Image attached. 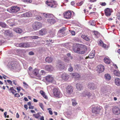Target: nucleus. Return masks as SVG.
<instances>
[{
	"label": "nucleus",
	"instance_id": "obj_1",
	"mask_svg": "<svg viewBox=\"0 0 120 120\" xmlns=\"http://www.w3.org/2000/svg\"><path fill=\"white\" fill-rule=\"evenodd\" d=\"M7 66L11 70L15 71H18L20 67L19 65L13 61L9 62L7 65Z\"/></svg>",
	"mask_w": 120,
	"mask_h": 120
},
{
	"label": "nucleus",
	"instance_id": "obj_2",
	"mask_svg": "<svg viewBox=\"0 0 120 120\" xmlns=\"http://www.w3.org/2000/svg\"><path fill=\"white\" fill-rule=\"evenodd\" d=\"M84 47L83 48H78V46L77 44H75L73 45V49L76 53L83 54L85 52V50L86 49V46H84Z\"/></svg>",
	"mask_w": 120,
	"mask_h": 120
},
{
	"label": "nucleus",
	"instance_id": "obj_3",
	"mask_svg": "<svg viewBox=\"0 0 120 120\" xmlns=\"http://www.w3.org/2000/svg\"><path fill=\"white\" fill-rule=\"evenodd\" d=\"M33 12H34V13L35 12V13H34V14L35 16L37 15V14H38V12L35 10L34 11H30L23 14H22V16L23 17H30L32 16V13Z\"/></svg>",
	"mask_w": 120,
	"mask_h": 120
},
{
	"label": "nucleus",
	"instance_id": "obj_4",
	"mask_svg": "<svg viewBox=\"0 0 120 120\" xmlns=\"http://www.w3.org/2000/svg\"><path fill=\"white\" fill-rule=\"evenodd\" d=\"M53 94L56 97L58 98H61L62 95L58 88H55L53 89Z\"/></svg>",
	"mask_w": 120,
	"mask_h": 120
},
{
	"label": "nucleus",
	"instance_id": "obj_5",
	"mask_svg": "<svg viewBox=\"0 0 120 120\" xmlns=\"http://www.w3.org/2000/svg\"><path fill=\"white\" fill-rule=\"evenodd\" d=\"M42 27L41 24L38 22L34 23L32 25V28L35 30H37Z\"/></svg>",
	"mask_w": 120,
	"mask_h": 120
},
{
	"label": "nucleus",
	"instance_id": "obj_6",
	"mask_svg": "<svg viewBox=\"0 0 120 120\" xmlns=\"http://www.w3.org/2000/svg\"><path fill=\"white\" fill-rule=\"evenodd\" d=\"M20 8L17 6H14L11 7L9 10L10 12L15 14L19 11Z\"/></svg>",
	"mask_w": 120,
	"mask_h": 120
},
{
	"label": "nucleus",
	"instance_id": "obj_7",
	"mask_svg": "<svg viewBox=\"0 0 120 120\" xmlns=\"http://www.w3.org/2000/svg\"><path fill=\"white\" fill-rule=\"evenodd\" d=\"M17 55L22 57H25L26 51L24 50L18 49L16 50Z\"/></svg>",
	"mask_w": 120,
	"mask_h": 120
},
{
	"label": "nucleus",
	"instance_id": "obj_8",
	"mask_svg": "<svg viewBox=\"0 0 120 120\" xmlns=\"http://www.w3.org/2000/svg\"><path fill=\"white\" fill-rule=\"evenodd\" d=\"M112 111L113 113L116 115H118L120 114V109L117 107H113L112 109Z\"/></svg>",
	"mask_w": 120,
	"mask_h": 120
},
{
	"label": "nucleus",
	"instance_id": "obj_9",
	"mask_svg": "<svg viewBox=\"0 0 120 120\" xmlns=\"http://www.w3.org/2000/svg\"><path fill=\"white\" fill-rule=\"evenodd\" d=\"M66 91L68 95L71 94L73 91V88L72 86L68 85L66 88Z\"/></svg>",
	"mask_w": 120,
	"mask_h": 120
},
{
	"label": "nucleus",
	"instance_id": "obj_10",
	"mask_svg": "<svg viewBox=\"0 0 120 120\" xmlns=\"http://www.w3.org/2000/svg\"><path fill=\"white\" fill-rule=\"evenodd\" d=\"M39 70L35 68L31 72L32 75L36 76L39 77V79H41V75L39 74Z\"/></svg>",
	"mask_w": 120,
	"mask_h": 120
},
{
	"label": "nucleus",
	"instance_id": "obj_11",
	"mask_svg": "<svg viewBox=\"0 0 120 120\" xmlns=\"http://www.w3.org/2000/svg\"><path fill=\"white\" fill-rule=\"evenodd\" d=\"M28 42L22 43L17 44V46L21 48H28L29 46Z\"/></svg>",
	"mask_w": 120,
	"mask_h": 120
},
{
	"label": "nucleus",
	"instance_id": "obj_12",
	"mask_svg": "<svg viewBox=\"0 0 120 120\" xmlns=\"http://www.w3.org/2000/svg\"><path fill=\"white\" fill-rule=\"evenodd\" d=\"M105 15L107 16H110L111 13L113 12V10L112 8H107L104 10Z\"/></svg>",
	"mask_w": 120,
	"mask_h": 120
},
{
	"label": "nucleus",
	"instance_id": "obj_13",
	"mask_svg": "<svg viewBox=\"0 0 120 120\" xmlns=\"http://www.w3.org/2000/svg\"><path fill=\"white\" fill-rule=\"evenodd\" d=\"M72 13L71 12L68 11L65 12L64 14V18L67 19H70L71 18Z\"/></svg>",
	"mask_w": 120,
	"mask_h": 120
},
{
	"label": "nucleus",
	"instance_id": "obj_14",
	"mask_svg": "<svg viewBox=\"0 0 120 120\" xmlns=\"http://www.w3.org/2000/svg\"><path fill=\"white\" fill-rule=\"evenodd\" d=\"M100 109L98 107H95L92 108V112L96 114H98L100 112Z\"/></svg>",
	"mask_w": 120,
	"mask_h": 120
},
{
	"label": "nucleus",
	"instance_id": "obj_15",
	"mask_svg": "<svg viewBox=\"0 0 120 120\" xmlns=\"http://www.w3.org/2000/svg\"><path fill=\"white\" fill-rule=\"evenodd\" d=\"M97 68V71L99 73H101L103 72L105 69L104 66L101 65H98Z\"/></svg>",
	"mask_w": 120,
	"mask_h": 120
},
{
	"label": "nucleus",
	"instance_id": "obj_16",
	"mask_svg": "<svg viewBox=\"0 0 120 120\" xmlns=\"http://www.w3.org/2000/svg\"><path fill=\"white\" fill-rule=\"evenodd\" d=\"M46 80L48 82H51L53 81L54 79L52 76L51 75H48L45 77Z\"/></svg>",
	"mask_w": 120,
	"mask_h": 120
},
{
	"label": "nucleus",
	"instance_id": "obj_17",
	"mask_svg": "<svg viewBox=\"0 0 120 120\" xmlns=\"http://www.w3.org/2000/svg\"><path fill=\"white\" fill-rule=\"evenodd\" d=\"M61 76L62 79L65 80H67L69 78L68 75L66 73L62 74Z\"/></svg>",
	"mask_w": 120,
	"mask_h": 120
},
{
	"label": "nucleus",
	"instance_id": "obj_18",
	"mask_svg": "<svg viewBox=\"0 0 120 120\" xmlns=\"http://www.w3.org/2000/svg\"><path fill=\"white\" fill-rule=\"evenodd\" d=\"M88 86V88L91 90H94L96 88V87L95 86L94 84L91 83H89Z\"/></svg>",
	"mask_w": 120,
	"mask_h": 120
},
{
	"label": "nucleus",
	"instance_id": "obj_19",
	"mask_svg": "<svg viewBox=\"0 0 120 120\" xmlns=\"http://www.w3.org/2000/svg\"><path fill=\"white\" fill-rule=\"evenodd\" d=\"M64 65L61 62L58 63L56 65L57 68L60 69H63L64 67Z\"/></svg>",
	"mask_w": 120,
	"mask_h": 120
},
{
	"label": "nucleus",
	"instance_id": "obj_20",
	"mask_svg": "<svg viewBox=\"0 0 120 120\" xmlns=\"http://www.w3.org/2000/svg\"><path fill=\"white\" fill-rule=\"evenodd\" d=\"M45 69L47 71H52L53 70L54 68L51 65H46Z\"/></svg>",
	"mask_w": 120,
	"mask_h": 120
},
{
	"label": "nucleus",
	"instance_id": "obj_21",
	"mask_svg": "<svg viewBox=\"0 0 120 120\" xmlns=\"http://www.w3.org/2000/svg\"><path fill=\"white\" fill-rule=\"evenodd\" d=\"M4 34H6L7 36H8L10 37L12 36L13 35L12 32L8 30H6L4 32Z\"/></svg>",
	"mask_w": 120,
	"mask_h": 120
},
{
	"label": "nucleus",
	"instance_id": "obj_22",
	"mask_svg": "<svg viewBox=\"0 0 120 120\" xmlns=\"http://www.w3.org/2000/svg\"><path fill=\"white\" fill-rule=\"evenodd\" d=\"M94 51H92L89 54L88 57H86V59H87L88 58H93L94 56L95 53Z\"/></svg>",
	"mask_w": 120,
	"mask_h": 120
},
{
	"label": "nucleus",
	"instance_id": "obj_23",
	"mask_svg": "<svg viewBox=\"0 0 120 120\" xmlns=\"http://www.w3.org/2000/svg\"><path fill=\"white\" fill-rule=\"evenodd\" d=\"M99 42V45H100L101 46L103 47L105 49L108 48L107 46L101 40H100Z\"/></svg>",
	"mask_w": 120,
	"mask_h": 120
},
{
	"label": "nucleus",
	"instance_id": "obj_24",
	"mask_svg": "<svg viewBox=\"0 0 120 120\" xmlns=\"http://www.w3.org/2000/svg\"><path fill=\"white\" fill-rule=\"evenodd\" d=\"M43 16L46 18H53L54 17L53 15L51 14H43Z\"/></svg>",
	"mask_w": 120,
	"mask_h": 120
},
{
	"label": "nucleus",
	"instance_id": "obj_25",
	"mask_svg": "<svg viewBox=\"0 0 120 120\" xmlns=\"http://www.w3.org/2000/svg\"><path fill=\"white\" fill-rule=\"evenodd\" d=\"M71 74L73 78H79L80 77V75L77 73H71Z\"/></svg>",
	"mask_w": 120,
	"mask_h": 120
},
{
	"label": "nucleus",
	"instance_id": "obj_26",
	"mask_svg": "<svg viewBox=\"0 0 120 120\" xmlns=\"http://www.w3.org/2000/svg\"><path fill=\"white\" fill-rule=\"evenodd\" d=\"M76 87L77 89L79 90H81L83 89L82 85L80 83L76 84Z\"/></svg>",
	"mask_w": 120,
	"mask_h": 120
},
{
	"label": "nucleus",
	"instance_id": "obj_27",
	"mask_svg": "<svg viewBox=\"0 0 120 120\" xmlns=\"http://www.w3.org/2000/svg\"><path fill=\"white\" fill-rule=\"evenodd\" d=\"M46 33V31L45 29H42L40 30L39 32V34L41 35H43L45 34Z\"/></svg>",
	"mask_w": 120,
	"mask_h": 120
},
{
	"label": "nucleus",
	"instance_id": "obj_28",
	"mask_svg": "<svg viewBox=\"0 0 120 120\" xmlns=\"http://www.w3.org/2000/svg\"><path fill=\"white\" fill-rule=\"evenodd\" d=\"M48 22L51 24H53L56 23V21L54 19H48Z\"/></svg>",
	"mask_w": 120,
	"mask_h": 120
},
{
	"label": "nucleus",
	"instance_id": "obj_29",
	"mask_svg": "<svg viewBox=\"0 0 120 120\" xmlns=\"http://www.w3.org/2000/svg\"><path fill=\"white\" fill-rule=\"evenodd\" d=\"M13 30L15 32L19 34L22 33V30L19 28H14L13 29Z\"/></svg>",
	"mask_w": 120,
	"mask_h": 120
},
{
	"label": "nucleus",
	"instance_id": "obj_30",
	"mask_svg": "<svg viewBox=\"0 0 120 120\" xmlns=\"http://www.w3.org/2000/svg\"><path fill=\"white\" fill-rule=\"evenodd\" d=\"M53 60V59L52 58L49 57H47L45 59L46 62L48 63H51Z\"/></svg>",
	"mask_w": 120,
	"mask_h": 120
},
{
	"label": "nucleus",
	"instance_id": "obj_31",
	"mask_svg": "<svg viewBox=\"0 0 120 120\" xmlns=\"http://www.w3.org/2000/svg\"><path fill=\"white\" fill-rule=\"evenodd\" d=\"M115 84L118 86L120 85V79L119 78H116L114 81Z\"/></svg>",
	"mask_w": 120,
	"mask_h": 120
},
{
	"label": "nucleus",
	"instance_id": "obj_32",
	"mask_svg": "<svg viewBox=\"0 0 120 120\" xmlns=\"http://www.w3.org/2000/svg\"><path fill=\"white\" fill-rule=\"evenodd\" d=\"M81 37L84 40L87 41H89L90 39L89 37L86 35H82L81 36Z\"/></svg>",
	"mask_w": 120,
	"mask_h": 120
},
{
	"label": "nucleus",
	"instance_id": "obj_33",
	"mask_svg": "<svg viewBox=\"0 0 120 120\" xmlns=\"http://www.w3.org/2000/svg\"><path fill=\"white\" fill-rule=\"evenodd\" d=\"M40 93L44 98L46 99L48 98V97L46 95L45 93L43 90H40Z\"/></svg>",
	"mask_w": 120,
	"mask_h": 120
},
{
	"label": "nucleus",
	"instance_id": "obj_34",
	"mask_svg": "<svg viewBox=\"0 0 120 120\" xmlns=\"http://www.w3.org/2000/svg\"><path fill=\"white\" fill-rule=\"evenodd\" d=\"M105 79L108 80H110L111 78L110 75L108 74H106L105 75Z\"/></svg>",
	"mask_w": 120,
	"mask_h": 120
},
{
	"label": "nucleus",
	"instance_id": "obj_35",
	"mask_svg": "<svg viewBox=\"0 0 120 120\" xmlns=\"http://www.w3.org/2000/svg\"><path fill=\"white\" fill-rule=\"evenodd\" d=\"M104 61L107 64H109L110 63V60L108 58L105 57L104 58Z\"/></svg>",
	"mask_w": 120,
	"mask_h": 120
},
{
	"label": "nucleus",
	"instance_id": "obj_36",
	"mask_svg": "<svg viewBox=\"0 0 120 120\" xmlns=\"http://www.w3.org/2000/svg\"><path fill=\"white\" fill-rule=\"evenodd\" d=\"M29 47H34L37 46V44L35 42H29Z\"/></svg>",
	"mask_w": 120,
	"mask_h": 120
},
{
	"label": "nucleus",
	"instance_id": "obj_37",
	"mask_svg": "<svg viewBox=\"0 0 120 120\" xmlns=\"http://www.w3.org/2000/svg\"><path fill=\"white\" fill-rule=\"evenodd\" d=\"M9 90L11 93L13 94H14L16 92V91L14 89L13 87H11Z\"/></svg>",
	"mask_w": 120,
	"mask_h": 120
},
{
	"label": "nucleus",
	"instance_id": "obj_38",
	"mask_svg": "<svg viewBox=\"0 0 120 120\" xmlns=\"http://www.w3.org/2000/svg\"><path fill=\"white\" fill-rule=\"evenodd\" d=\"M40 113L38 112L37 113L35 114H33V116H34V117L36 118H38L39 117H40L41 116L40 115Z\"/></svg>",
	"mask_w": 120,
	"mask_h": 120
},
{
	"label": "nucleus",
	"instance_id": "obj_39",
	"mask_svg": "<svg viewBox=\"0 0 120 120\" xmlns=\"http://www.w3.org/2000/svg\"><path fill=\"white\" fill-rule=\"evenodd\" d=\"M69 58L67 57L66 56H64L62 58V59L63 60L66 62H68L69 60Z\"/></svg>",
	"mask_w": 120,
	"mask_h": 120
},
{
	"label": "nucleus",
	"instance_id": "obj_40",
	"mask_svg": "<svg viewBox=\"0 0 120 120\" xmlns=\"http://www.w3.org/2000/svg\"><path fill=\"white\" fill-rule=\"evenodd\" d=\"M114 74L116 76H120V72L119 71H115L114 72Z\"/></svg>",
	"mask_w": 120,
	"mask_h": 120
},
{
	"label": "nucleus",
	"instance_id": "obj_41",
	"mask_svg": "<svg viewBox=\"0 0 120 120\" xmlns=\"http://www.w3.org/2000/svg\"><path fill=\"white\" fill-rule=\"evenodd\" d=\"M84 93H86V94H82V96L84 97H86V96H87L88 97H90L91 95V94L88 92H84Z\"/></svg>",
	"mask_w": 120,
	"mask_h": 120
},
{
	"label": "nucleus",
	"instance_id": "obj_42",
	"mask_svg": "<svg viewBox=\"0 0 120 120\" xmlns=\"http://www.w3.org/2000/svg\"><path fill=\"white\" fill-rule=\"evenodd\" d=\"M71 101L72 105L73 106H76L77 104L76 100L74 99H72L71 100Z\"/></svg>",
	"mask_w": 120,
	"mask_h": 120
},
{
	"label": "nucleus",
	"instance_id": "obj_43",
	"mask_svg": "<svg viewBox=\"0 0 120 120\" xmlns=\"http://www.w3.org/2000/svg\"><path fill=\"white\" fill-rule=\"evenodd\" d=\"M0 26L3 28H5L6 27V25L5 23L0 22Z\"/></svg>",
	"mask_w": 120,
	"mask_h": 120
},
{
	"label": "nucleus",
	"instance_id": "obj_44",
	"mask_svg": "<svg viewBox=\"0 0 120 120\" xmlns=\"http://www.w3.org/2000/svg\"><path fill=\"white\" fill-rule=\"evenodd\" d=\"M32 69V68L31 67H29V70L28 71V73L29 75L30 76H31L32 75V73H31V72L32 71L31 70Z\"/></svg>",
	"mask_w": 120,
	"mask_h": 120
},
{
	"label": "nucleus",
	"instance_id": "obj_45",
	"mask_svg": "<svg viewBox=\"0 0 120 120\" xmlns=\"http://www.w3.org/2000/svg\"><path fill=\"white\" fill-rule=\"evenodd\" d=\"M68 71L70 72H71L73 71V68L71 66V64L69 65V67L68 68Z\"/></svg>",
	"mask_w": 120,
	"mask_h": 120
},
{
	"label": "nucleus",
	"instance_id": "obj_46",
	"mask_svg": "<svg viewBox=\"0 0 120 120\" xmlns=\"http://www.w3.org/2000/svg\"><path fill=\"white\" fill-rule=\"evenodd\" d=\"M39 37L38 36H30V38L32 39H36L39 38Z\"/></svg>",
	"mask_w": 120,
	"mask_h": 120
},
{
	"label": "nucleus",
	"instance_id": "obj_47",
	"mask_svg": "<svg viewBox=\"0 0 120 120\" xmlns=\"http://www.w3.org/2000/svg\"><path fill=\"white\" fill-rule=\"evenodd\" d=\"M23 86L24 87L26 88H27L29 86L25 82H23Z\"/></svg>",
	"mask_w": 120,
	"mask_h": 120
},
{
	"label": "nucleus",
	"instance_id": "obj_48",
	"mask_svg": "<svg viewBox=\"0 0 120 120\" xmlns=\"http://www.w3.org/2000/svg\"><path fill=\"white\" fill-rule=\"evenodd\" d=\"M65 28L64 27H63L62 28L60 29L59 31V33H61L64 31L65 30Z\"/></svg>",
	"mask_w": 120,
	"mask_h": 120
},
{
	"label": "nucleus",
	"instance_id": "obj_49",
	"mask_svg": "<svg viewBox=\"0 0 120 120\" xmlns=\"http://www.w3.org/2000/svg\"><path fill=\"white\" fill-rule=\"evenodd\" d=\"M67 55L68 57L69 58L71 59H72L73 58L72 56H71V54L70 53H68L67 54Z\"/></svg>",
	"mask_w": 120,
	"mask_h": 120
},
{
	"label": "nucleus",
	"instance_id": "obj_50",
	"mask_svg": "<svg viewBox=\"0 0 120 120\" xmlns=\"http://www.w3.org/2000/svg\"><path fill=\"white\" fill-rule=\"evenodd\" d=\"M83 1H82L78 3L77 4V5L79 6H81L83 4Z\"/></svg>",
	"mask_w": 120,
	"mask_h": 120
},
{
	"label": "nucleus",
	"instance_id": "obj_51",
	"mask_svg": "<svg viewBox=\"0 0 120 120\" xmlns=\"http://www.w3.org/2000/svg\"><path fill=\"white\" fill-rule=\"evenodd\" d=\"M32 0H24V2L26 3H30L32 2Z\"/></svg>",
	"mask_w": 120,
	"mask_h": 120
},
{
	"label": "nucleus",
	"instance_id": "obj_52",
	"mask_svg": "<svg viewBox=\"0 0 120 120\" xmlns=\"http://www.w3.org/2000/svg\"><path fill=\"white\" fill-rule=\"evenodd\" d=\"M45 71L44 70H41V75H45Z\"/></svg>",
	"mask_w": 120,
	"mask_h": 120
},
{
	"label": "nucleus",
	"instance_id": "obj_53",
	"mask_svg": "<svg viewBox=\"0 0 120 120\" xmlns=\"http://www.w3.org/2000/svg\"><path fill=\"white\" fill-rule=\"evenodd\" d=\"M47 110H49V113L51 115L52 114V111L50 110H51V109L50 108H48Z\"/></svg>",
	"mask_w": 120,
	"mask_h": 120
},
{
	"label": "nucleus",
	"instance_id": "obj_54",
	"mask_svg": "<svg viewBox=\"0 0 120 120\" xmlns=\"http://www.w3.org/2000/svg\"><path fill=\"white\" fill-rule=\"evenodd\" d=\"M39 106L43 110L44 105L42 103H40L39 104Z\"/></svg>",
	"mask_w": 120,
	"mask_h": 120
},
{
	"label": "nucleus",
	"instance_id": "obj_55",
	"mask_svg": "<svg viewBox=\"0 0 120 120\" xmlns=\"http://www.w3.org/2000/svg\"><path fill=\"white\" fill-rule=\"evenodd\" d=\"M36 19L38 20H40L42 19V17L40 16H38L36 17Z\"/></svg>",
	"mask_w": 120,
	"mask_h": 120
},
{
	"label": "nucleus",
	"instance_id": "obj_56",
	"mask_svg": "<svg viewBox=\"0 0 120 120\" xmlns=\"http://www.w3.org/2000/svg\"><path fill=\"white\" fill-rule=\"evenodd\" d=\"M100 4L102 6H105L106 5V4L104 2L100 3Z\"/></svg>",
	"mask_w": 120,
	"mask_h": 120
},
{
	"label": "nucleus",
	"instance_id": "obj_57",
	"mask_svg": "<svg viewBox=\"0 0 120 120\" xmlns=\"http://www.w3.org/2000/svg\"><path fill=\"white\" fill-rule=\"evenodd\" d=\"M94 22L95 21H92V22L90 23V25L92 26H94L95 25V24L94 23Z\"/></svg>",
	"mask_w": 120,
	"mask_h": 120
},
{
	"label": "nucleus",
	"instance_id": "obj_58",
	"mask_svg": "<svg viewBox=\"0 0 120 120\" xmlns=\"http://www.w3.org/2000/svg\"><path fill=\"white\" fill-rule=\"evenodd\" d=\"M94 34L96 36H98L99 34V33L97 31H94Z\"/></svg>",
	"mask_w": 120,
	"mask_h": 120
},
{
	"label": "nucleus",
	"instance_id": "obj_59",
	"mask_svg": "<svg viewBox=\"0 0 120 120\" xmlns=\"http://www.w3.org/2000/svg\"><path fill=\"white\" fill-rule=\"evenodd\" d=\"M7 81L8 83L10 84L11 85H12V82L10 80H8Z\"/></svg>",
	"mask_w": 120,
	"mask_h": 120
},
{
	"label": "nucleus",
	"instance_id": "obj_60",
	"mask_svg": "<svg viewBox=\"0 0 120 120\" xmlns=\"http://www.w3.org/2000/svg\"><path fill=\"white\" fill-rule=\"evenodd\" d=\"M71 33L73 35H74L75 34V32L74 31H71Z\"/></svg>",
	"mask_w": 120,
	"mask_h": 120
},
{
	"label": "nucleus",
	"instance_id": "obj_61",
	"mask_svg": "<svg viewBox=\"0 0 120 120\" xmlns=\"http://www.w3.org/2000/svg\"><path fill=\"white\" fill-rule=\"evenodd\" d=\"M29 54L30 55H32L34 54V53L33 52L31 51L29 52Z\"/></svg>",
	"mask_w": 120,
	"mask_h": 120
},
{
	"label": "nucleus",
	"instance_id": "obj_62",
	"mask_svg": "<svg viewBox=\"0 0 120 120\" xmlns=\"http://www.w3.org/2000/svg\"><path fill=\"white\" fill-rule=\"evenodd\" d=\"M20 87H17L16 89L17 90H18V92H19L20 91Z\"/></svg>",
	"mask_w": 120,
	"mask_h": 120
},
{
	"label": "nucleus",
	"instance_id": "obj_63",
	"mask_svg": "<svg viewBox=\"0 0 120 120\" xmlns=\"http://www.w3.org/2000/svg\"><path fill=\"white\" fill-rule=\"evenodd\" d=\"M15 97H20V95L19 94L16 93L15 94Z\"/></svg>",
	"mask_w": 120,
	"mask_h": 120
},
{
	"label": "nucleus",
	"instance_id": "obj_64",
	"mask_svg": "<svg viewBox=\"0 0 120 120\" xmlns=\"http://www.w3.org/2000/svg\"><path fill=\"white\" fill-rule=\"evenodd\" d=\"M29 108L30 109H33L34 108V106L30 105L29 107Z\"/></svg>",
	"mask_w": 120,
	"mask_h": 120
}]
</instances>
